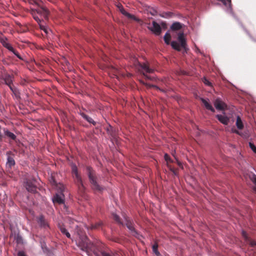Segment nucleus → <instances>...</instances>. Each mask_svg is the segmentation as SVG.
Wrapping results in <instances>:
<instances>
[{"label": "nucleus", "mask_w": 256, "mask_h": 256, "mask_svg": "<svg viewBox=\"0 0 256 256\" xmlns=\"http://www.w3.org/2000/svg\"><path fill=\"white\" fill-rule=\"evenodd\" d=\"M86 172L92 188L96 192H102L104 188L98 183V178L95 171L91 167L88 166L86 167Z\"/></svg>", "instance_id": "f257e3e1"}, {"label": "nucleus", "mask_w": 256, "mask_h": 256, "mask_svg": "<svg viewBox=\"0 0 256 256\" xmlns=\"http://www.w3.org/2000/svg\"><path fill=\"white\" fill-rule=\"evenodd\" d=\"M72 168V174L74 182L78 186L79 192L81 194H84V192L85 188L83 184L81 176L78 172V168L76 165H73Z\"/></svg>", "instance_id": "f03ea898"}, {"label": "nucleus", "mask_w": 256, "mask_h": 256, "mask_svg": "<svg viewBox=\"0 0 256 256\" xmlns=\"http://www.w3.org/2000/svg\"><path fill=\"white\" fill-rule=\"evenodd\" d=\"M178 40L180 44L176 41H172L170 43L172 47L177 51H180L182 48L186 50V42L183 32L178 34Z\"/></svg>", "instance_id": "7ed1b4c3"}, {"label": "nucleus", "mask_w": 256, "mask_h": 256, "mask_svg": "<svg viewBox=\"0 0 256 256\" xmlns=\"http://www.w3.org/2000/svg\"><path fill=\"white\" fill-rule=\"evenodd\" d=\"M78 246L83 251H87L90 248V242L85 235L80 236L78 242Z\"/></svg>", "instance_id": "20e7f679"}, {"label": "nucleus", "mask_w": 256, "mask_h": 256, "mask_svg": "<svg viewBox=\"0 0 256 256\" xmlns=\"http://www.w3.org/2000/svg\"><path fill=\"white\" fill-rule=\"evenodd\" d=\"M6 40H3L0 42L2 44V46L7 48L8 50L12 52L20 60H23L24 58L21 56L19 54V53L9 43L7 42Z\"/></svg>", "instance_id": "39448f33"}, {"label": "nucleus", "mask_w": 256, "mask_h": 256, "mask_svg": "<svg viewBox=\"0 0 256 256\" xmlns=\"http://www.w3.org/2000/svg\"><path fill=\"white\" fill-rule=\"evenodd\" d=\"M6 40H3L0 42L2 44V46L7 48L8 50L12 52L20 60H23L24 58L21 56L19 54V53L9 43L7 42Z\"/></svg>", "instance_id": "423d86ee"}, {"label": "nucleus", "mask_w": 256, "mask_h": 256, "mask_svg": "<svg viewBox=\"0 0 256 256\" xmlns=\"http://www.w3.org/2000/svg\"><path fill=\"white\" fill-rule=\"evenodd\" d=\"M2 132L4 134V138H8V142L11 144L12 141H16V136L13 132H10L7 128H3Z\"/></svg>", "instance_id": "0eeeda50"}, {"label": "nucleus", "mask_w": 256, "mask_h": 256, "mask_svg": "<svg viewBox=\"0 0 256 256\" xmlns=\"http://www.w3.org/2000/svg\"><path fill=\"white\" fill-rule=\"evenodd\" d=\"M25 187L26 190L30 192L34 193L36 191V187L34 182L30 180H26L25 182Z\"/></svg>", "instance_id": "6e6552de"}, {"label": "nucleus", "mask_w": 256, "mask_h": 256, "mask_svg": "<svg viewBox=\"0 0 256 256\" xmlns=\"http://www.w3.org/2000/svg\"><path fill=\"white\" fill-rule=\"evenodd\" d=\"M148 29L156 35H160L162 32L160 25L156 21L152 22V26L148 27Z\"/></svg>", "instance_id": "1a4fd4ad"}, {"label": "nucleus", "mask_w": 256, "mask_h": 256, "mask_svg": "<svg viewBox=\"0 0 256 256\" xmlns=\"http://www.w3.org/2000/svg\"><path fill=\"white\" fill-rule=\"evenodd\" d=\"M214 104L216 108L218 110H224L227 108L226 104L220 98H216Z\"/></svg>", "instance_id": "9d476101"}, {"label": "nucleus", "mask_w": 256, "mask_h": 256, "mask_svg": "<svg viewBox=\"0 0 256 256\" xmlns=\"http://www.w3.org/2000/svg\"><path fill=\"white\" fill-rule=\"evenodd\" d=\"M37 222L41 228L44 229H47L49 228V224L48 222L44 218L43 216L41 215L38 217Z\"/></svg>", "instance_id": "9b49d317"}, {"label": "nucleus", "mask_w": 256, "mask_h": 256, "mask_svg": "<svg viewBox=\"0 0 256 256\" xmlns=\"http://www.w3.org/2000/svg\"><path fill=\"white\" fill-rule=\"evenodd\" d=\"M242 236L245 242L249 244L252 247L256 246V242L252 240L248 235L245 231H242Z\"/></svg>", "instance_id": "f8f14e48"}, {"label": "nucleus", "mask_w": 256, "mask_h": 256, "mask_svg": "<svg viewBox=\"0 0 256 256\" xmlns=\"http://www.w3.org/2000/svg\"><path fill=\"white\" fill-rule=\"evenodd\" d=\"M37 13L42 16L46 19L48 18L49 12L48 10L44 7H41L36 10Z\"/></svg>", "instance_id": "ddd939ff"}, {"label": "nucleus", "mask_w": 256, "mask_h": 256, "mask_svg": "<svg viewBox=\"0 0 256 256\" xmlns=\"http://www.w3.org/2000/svg\"><path fill=\"white\" fill-rule=\"evenodd\" d=\"M126 226L127 228L131 231L132 234L133 236L136 237H137V236L138 235V232L134 228L133 224L130 222V220H126Z\"/></svg>", "instance_id": "4468645a"}, {"label": "nucleus", "mask_w": 256, "mask_h": 256, "mask_svg": "<svg viewBox=\"0 0 256 256\" xmlns=\"http://www.w3.org/2000/svg\"><path fill=\"white\" fill-rule=\"evenodd\" d=\"M216 118L222 124L224 125H228L229 123L230 119L226 116L221 114H217L216 115Z\"/></svg>", "instance_id": "2eb2a0df"}, {"label": "nucleus", "mask_w": 256, "mask_h": 256, "mask_svg": "<svg viewBox=\"0 0 256 256\" xmlns=\"http://www.w3.org/2000/svg\"><path fill=\"white\" fill-rule=\"evenodd\" d=\"M64 195L62 196L56 194L52 198V202L54 204L58 203L62 204L64 203Z\"/></svg>", "instance_id": "dca6fc26"}, {"label": "nucleus", "mask_w": 256, "mask_h": 256, "mask_svg": "<svg viewBox=\"0 0 256 256\" xmlns=\"http://www.w3.org/2000/svg\"><path fill=\"white\" fill-rule=\"evenodd\" d=\"M78 113L88 122L92 124L94 126H96V122L94 121L92 118L86 115L85 113H84L80 111Z\"/></svg>", "instance_id": "f3484780"}, {"label": "nucleus", "mask_w": 256, "mask_h": 256, "mask_svg": "<svg viewBox=\"0 0 256 256\" xmlns=\"http://www.w3.org/2000/svg\"><path fill=\"white\" fill-rule=\"evenodd\" d=\"M3 80L6 85L12 84L13 77L9 74H6L3 77Z\"/></svg>", "instance_id": "a211bd4d"}, {"label": "nucleus", "mask_w": 256, "mask_h": 256, "mask_svg": "<svg viewBox=\"0 0 256 256\" xmlns=\"http://www.w3.org/2000/svg\"><path fill=\"white\" fill-rule=\"evenodd\" d=\"M140 66L146 73L151 74L154 72V70L150 68L149 66L146 63L141 64Z\"/></svg>", "instance_id": "6ab92c4d"}, {"label": "nucleus", "mask_w": 256, "mask_h": 256, "mask_svg": "<svg viewBox=\"0 0 256 256\" xmlns=\"http://www.w3.org/2000/svg\"><path fill=\"white\" fill-rule=\"evenodd\" d=\"M200 100H201L202 102L203 103V104H204L205 108L207 110H210L213 112H215L214 108L205 99H204L203 98H200Z\"/></svg>", "instance_id": "aec40b11"}, {"label": "nucleus", "mask_w": 256, "mask_h": 256, "mask_svg": "<svg viewBox=\"0 0 256 256\" xmlns=\"http://www.w3.org/2000/svg\"><path fill=\"white\" fill-rule=\"evenodd\" d=\"M58 228L62 234H65L67 238H70V234L68 232L63 224H59Z\"/></svg>", "instance_id": "412c9836"}, {"label": "nucleus", "mask_w": 256, "mask_h": 256, "mask_svg": "<svg viewBox=\"0 0 256 256\" xmlns=\"http://www.w3.org/2000/svg\"><path fill=\"white\" fill-rule=\"evenodd\" d=\"M102 222L99 221L94 224H92L90 228L91 230H100L102 228Z\"/></svg>", "instance_id": "4be33fe9"}, {"label": "nucleus", "mask_w": 256, "mask_h": 256, "mask_svg": "<svg viewBox=\"0 0 256 256\" xmlns=\"http://www.w3.org/2000/svg\"><path fill=\"white\" fill-rule=\"evenodd\" d=\"M15 161L12 157L10 156H8L6 166L8 168H11L12 166H14Z\"/></svg>", "instance_id": "5701e85b"}, {"label": "nucleus", "mask_w": 256, "mask_h": 256, "mask_svg": "<svg viewBox=\"0 0 256 256\" xmlns=\"http://www.w3.org/2000/svg\"><path fill=\"white\" fill-rule=\"evenodd\" d=\"M236 126L238 129L242 130L244 128V124L240 116H236Z\"/></svg>", "instance_id": "b1692460"}, {"label": "nucleus", "mask_w": 256, "mask_h": 256, "mask_svg": "<svg viewBox=\"0 0 256 256\" xmlns=\"http://www.w3.org/2000/svg\"><path fill=\"white\" fill-rule=\"evenodd\" d=\"M182 28V24L179 22H176L172 24L170 28L172 30H178Z\"/></svg>", "instance_id": "393cba45"}, {"label": "nucleus", "mask_w": 256, "mask_h": 256, "mask_svg": "<svg viewBox=\"0 0 256 256\" xmlns=\"http://www.w3.org/2000/svg\"><path fill=\"white\" fill-rule=\"evenodd\" d=\"M152 252L156 256H160V254L158 250V244L155 242L152 246Z\"/></svg>", "instance_id": "a878e982"}, {"label": "nucleus", "mask_w": 256, "mask_h": 256, "mask_svg": "<svg viewBox=\"0 0 256 256\" xmlns=\"http://www.w3.org/2000/svg\"><path fill=\"white\" fill-rule=\"evenodd\" d=\"M164 42L166 44H170V40L171 39V36L170 34L166 32L165 35L164 36Z\"/></svg>", "instance_id": "bb28decb"}, {"label": "nucleus", "mask_w": 256, "mask_h": 256, "mask_svg": "<svg viewBox=\"0 0 256 256\" xmlns=\"http://www.w3.org/2000/svg\"><path fill=\"white\" fill-rule=\"evenodd\" d=\"M14 240L16 241V243L18 244H22L23 240L22 237L18 234L14 236Z\"/></svg>", "instance_id": "cd10ccee"}, {"label": "nucleus", "mask_w": 256, "mask_h": 256, "mask_svg": "<svg viewBox=\"0 0 256 256\" xmlns=\"http://www.w3.org/2000/svg\"><path fill=\"white\" fill-rule=\"evenodd\" d=\"M122 14H124V16H126L128 18L136 20V18H135V16L134 15H132V14H130V13L128 12L126 10H123L122 11Z\"/></svg>", "instance_id": "c85d7f7f"}, {"label": "nucleus", "mask_w": 256, "mask_h": 256, "mask_svg": "<svg viewBox=\"0 0 256 256\" xmlns=\"http://www.w3.org/2000/svg\"><path fill=\"white\" fill-rule=\"evenodd\" d=\"M12 93L16 99L18 100L20 98V92L17 88L14 90V92H12Z\"/></svg>", "instance_id": "c756f323"}, {"label": "nucleus", "mask_w": 256, "mask_h": 256, "mask_svg": "<svg viewBox=\"0 0 256 256\" xmlns=\"http://www.w3.org/2000/svg\"><path fill=\"white\" fill-rule=\"evenodd\" d=\"M112 218H113V219L116 222H118V224H122L121 221H120V218L118 216L117 214H112Z\"/></svg>", "instance_id": "7c9ffc66"}, {"label": "nucleus", "mask_w": 256, "mask_h": 256, "mask_svg": "<svg viewBox=\"0 0 256 256\" xmlns=\"http://www.w3.org/2000/svg\"><path fill=\"white\" fill-rule=\"evenodd\" d=\"M168 166L170 170L174 174L176 175L178 174V169L172 167L170 165L168 164Z\"/></svg>", "instance_id": "2f4dec72"}, {"label": "nucleus", "mask_w": 256, "mask_h": 256, "mask_svg": "<svg viewBox=\"0 0 256 256\" xmlns=\"http://www.w3.org/2000/svg\"><path fill=\"white\" fill-rule=\"evenodd\" d=\"M168 166L170 170L174 174L176 175L178 174V169L172 167L170 165L168 164Z\"/></svg>", "instance_id": "473e14b6"}, {"label": "nucleus", "mask_w": 256, "mask_h": 256, "mask_svg": "<svg viewBox=\"0 0 256 256\" xmlns=\"http://www.w3.org/2000/svg\"><path fill=\"white\" fill-rule=\"evenodd\" d=\"M164 160L168 164V162H174V161L171 159L170 156L166 154H164Z\"/></svg>", "instance_id": "72a5a7b5"}, {"label": "nucleus", "mask_w": 256, "mask_h": 256, "mask_svg": "<svg viewBox=\"0 0 256 256\" xmlns=\"http://www.w3.org/2000/svg\"><path fill=\"white\" fill-rule=\"evenodd\" d=\"M249 146H250V148H251V150L254 153L256 154V146H254V144L252 142H249Z\"/></svg>", "instance_id": "f704fd0d"}, {"label": "nucleus", "mask_w": 256, "mask_h": 256, "mask_svg": "<svg viewBox=\"0 0 256 256\" xmlns=\"http://www.w3.org/2000/svg\"><path fill=\"white\" fill-rule=\"evenodd\" d=\"M202 82H204V83L206 85V86H212V83L208 80H207L206 78H204L202 80Z\"/></svg>", "instance_id": "c9c22d12"}, {"label": "nucleus", "mask_w": 256, "mask_h": 256, "mask_svg": "<svg viewBox=\"0 0 256 256\" xmlns=\"http://www.w3.org/2000/svg\"><path fill=\"white\" fill-rule=\"evenodd\" d=\"M142 74L145 76L146 78L149 80H152V78L146 74L144 72H142Z\"/></svg>", "instance_id": "e433bc0d"}, {"label": "nucleus", "mask_w": 256, "mask_h": 256, "mask_svg": "<svg viewBox=\"0 0 256 256\" xmlns=\"http://www.w3.org/2000/svg\"><path fill=\"white\" fill-rule=\"evenodd\" d=\"M34 18L40 24L41 22L40 18L36 16H33Z\"/></svg>", "instance_id": "4c0bfd02"}, {"label": "nucleus", "mask_w": 256, "mask_h": 256, "mask_svg": "<svg viewBox=\"0 0 256 256\" xmlns=\"http://www.w3.org/2000/svg\"><path fill=\"white\" fill-rule=\"evenodd\" d=\"M8 86H9L10 90H12V92H14V90H15L16 88L15 86H14L12 84H10V85Z\"/></svg>", "instance_id": "58836bf2"}, {"label": "nucleus", "mask_w": 256, "mask_h": 256, "mask_svg": "<svg viewBox=\"0 0 256 256\" xmlns=\"http://www.w3.org/2000/svg\"><path fill=\"white\" fill-rule=\"evenodd\" d=\"M3 40H6V38L4 36L2 33H0V42H1Z\"/></svg>", "instance_id": "ea45409f"}, {"label": "nucleus", "mask_w": 256, "mask_h": 256, "mask_svg": "<svg viewBox=\"0 0 256 256\" xmlns=\"http://www.w3.org/2000/svg\"><path fill=\"white\" fill-rule=\"evenodd\" d=\"M18 256H26L23 251H20L18 254Z\"/></svg>", "instance_id": "a19ab883"}, {"label": "nucleus", "mask_w": 256, "mask_h": 256, "mask_svg": "<svg viewBox=\"0 0 256 256\" xmlns=\"http://www.w3.org/2000/svg\"><path fill=\"white\" fill-rule=\"evenodd\" d=\"M59 188H60V192H62L64 189V186L63 184H60V186L59 187Z\"/></svg>", "instance_id": "79ce46f5"}, {"label": "nucleus", "mask_w": 256, "mask_h": 256, "mask_svg": "<svg viewBox=\"0 0 256 256\" xmlns=\"http://www.w3.org/2000/svg\"><path fill=\"white\" fill-rule=\"evenodd\" d=\"M253 182H254V189L256 191V176H255V177L254 178Z\"/></svg>", "instance_id": "37998d69"}, {"label": "nucleus", "mask_w": 256, "mask_h": 256, "mask_svg": "<svg viewBox=\"0 0 256 256\" xmlns=\"http://www.w3.org/2000/svg\"><path fill=\"white\" fill-rule=\"evenodd\" d=\"M52 184L54 185H56V183L55 180L54 179L53 177H52Z\"/></svg>", "instance_id": "c03bdc74"}, {"label": "nucleus", "mask_w": 256, "mask_h": 256, "mask_svg": "<svg viewBox=\"0 0 256 256\" xmlns=\"http://www.w3.org/2000/svg\"><path fill=\"white\" fill-rule=\"evenodd\" d=\"M40 27L41 30H43L46 33L48 32L46 30V28L44 26L40 25Z\"/></svg>", "instance_id": "a18cd8bd"}, {"label": "nucleus", "mask_w": 256, "mask_h": 256, "mask_svg": "<svg viewBox=\"0 0 256 256\" xmlns=\"http://www.w3.org/2000/svg\"><path fill=\"white\" fill-rule=\"evenodd\" d=\"M234 132L238 134H240V132L237 130H235Z\"/></svg>", "instance_id": "49530a36"}, {"label": "nucleus", "mask_w": 256, "mask_h": 256, "mask_svg": "<svg viewBox=\"0 0 256 256\" xmlns=\"http://www.w3.org/2000/svg\"><path fill=\"white\" fill-rule=\"evenodd\" d=\"M176 160V161H177V162H178V165L180 166H181V164H180V162H178L177 160Z\"/></svg>", "instance_id": "de8ad7c7"}, {"label": "nucleus", "mask_w": 256, "mask_h": 256, "mask_svg": "<svg viewBox=\"0 0 256 256\" xmlns=\"http://www.w3.org/2000/svg\"><path fill=\"white\" fill-rule=\"evenodd\" d=\"M228 2H230V0H227Z\"/></svg>", "instance_id": "09e8293b"}]
</instances>
